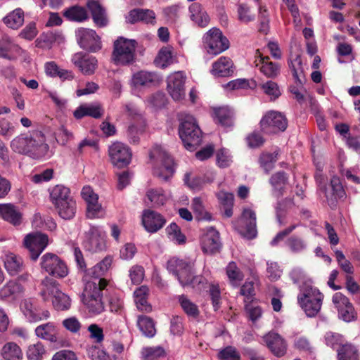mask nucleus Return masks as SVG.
<instances>
[{"label":"nucleus","instance_id":"nucleus-1","mask_svg":"<svg viewBox=\"0 0 360 360\" xmlns=\"http://www.w3.org/2000/svg\"><path fill=\"white\" fill-rule=\"evenodd\" d=\"M108 285L105 279L86 282L83 293L82 302L93 314H99L104 311V303L102 301L103 291Z\"/></svg>","mask_w":360,"mask_h":360},{"label":"nucleus","instance_id":"nucleus-2","mask_svg":"<svg viewBox=\"0 0 360 360\" xmlns=\"http://www.w3.org/2000/svg\"><path fill=\"white\" fill-rule=\"evenodd\" d=\"M324 295L319 290L306 281L300 287L297 301L309 317L315 316L321 310Z\"/></svg>","mask_w":360,"mask_h":360},{"label":"nucleus","instance_id":"nucleus-3","mask_svg":"<svg viewBox=\"0 0 360 360\" xmlns=\"http://www.w3.org/2000/svg\"><path fill=\"white\" fill-rule=\"evenodd\" d=\"M137 45L138 43L134 39H129L123 37H118L113 44L112 61L117 65H132L136 59Z\"/></svg>","mask_w":360,"mask_h":360},{"label":"nucleus","instance_id":"nucleus-4","mask_svg":"<svg viewBox=\"0 0 360 360\" xmlns=\"http://www.w3.org/2000/svg\"><path fill=\"white\" fill-rule=\"evenodd\" d=\"M179 133L187 150H194L201 144L202 131L193 116L185 117L179 126Z\"/></svg>","mask_w":360,"mask_h":360},{"label":"nucleus","instance_id":"nucleus-5","mask_svg":"<svg viewBox=\"0 0 360 360\" xmlns=\"http://www.w3.org/2000/svg\"><path fill=\"white\" fill-rule=\"evenodd\" d=\"M150 159H156L162 162L160 167L154 169V175L160 179L167 181L174 173V162L168 153L160 146H155L150 152Z\"/></svg>","mask_w":360,"mask_h":360},{"label":"nucleus","instance_id":"nucleus-6","mask_svg":"<svg viewBox=\"0 0 360 360\" xmlns=\"http://www.w3.org/2000/svg\"><path fill=\"white\" fill-rule=\"evenodd\" d=\"M205 46L209 54L218 55L229 48V41L217 27L210 29L204 37Z\"/></svg>","mask_w":360,"mask_h":360},{"label":"nucleus","instance_id":"nucleus-7","mask_svg":"<svg viewBox=\"0 0 360 360\" xmlns=\"http://www.w3.org/2000/svg\"><path fill=\"white\" fill-rule=\"evenodd\" d=\"M41 268L56 278H64L68 274L65 263L56 254L46 253L41 257Z\"/></svg>","mask_w":360,"mask_h":360},{"label":"nucleus","instance_id":"nucleus-8","mask_svg":"<svg viewBox=\"0 0 360 360\" xmlns=\"http://www.w3.org/2000/svg\"><path fill=\"white\" fill-rule=\"evenodd\" d=\"M259 124L263 132L271 134L285 130L288 122L281 112L269 111L262 118Z\"/></svg>","mask_w":360,"mask_h":360},{"label":"nucleus","instance_id":"nucleus-9","mask_svg":"<svg viewBox=\"0 0 360 360\" xmlns=\"http://www.w3.org/2000/svg\"><path fill=\"white\" fill-rule=\"evenodd\" d=\"M49 243V237L41 232L27 234L24 238V245L30 252L31 259L35 261Z\"/></svg>","mask_w":360,"mask_h":360},{"label":"nucleus","instance_id":"nucleus-10","mask_svg":"<svg viewBox=\"0 0 360 360\" xmlns=\"http://www.w3.org/2000/svg\"><path fill=\"white\" fill-rule=\"evenodd\" d=\"M200 245L204 253L213 255L219 252L222 247L219 232L212 226L202 230Z\"/></svg>","mask_w":360,"mask_h":360},{"label":"nucleus","instance_id":"nucleus-11","mask_svg":"<svg viewBox=\"0 0 360 360\" xmlns=\"http://www.w3.org/2000/svg\"><path fill=\"white\" fill-rule=\"evenodd\" d=\"M108 153L112 164L118 168L127 166L131 160L129 148L121 142L113 143L109 147Z\"/></svg>","mask_w":360,"mask_h":360},{"label":"nucleus","instance_id":"nucleus-12","mask_svg":"<svg viewBox=\"0 0 360 360\" xmlns=\"http://www.w3.org/2000/svg\"><path fill=\"white\" fill-rule=\"evenodd\" d=\"M77 41L79 46L91 52H96L101 49L99 37L93 30L79 28L76 32Z\"/></svg>","mask_w":360,"mask_h":360},{"label":"nucleus","instance_id":"nucleus-13","mask_svg":"<svg viewBox=\"0 0 360 360\" xmlns=\"http://www.w3.org/2000/svg\"><path fill=\"white\" fill-rule=\"evenodd\" d=\"M86 251L96 253L105 250V240L104 234L98 227L91 226L85 233V240L83 243Z\"/></svg>","mask_w":360,"mask_h":360},{"label":"nucleus","instance_id":"nucleus-14","mask_svg":"<svg viewBox=\"0 0 360 360\" xmlns=\"http://www.w3.org/2000/svg\"><path fill=\"white\" fill-rule=\"evenodd\" d=\"M186 79L183 72H176L167 77V91L174 101H181L185 97Z\"/></svg>","mask_w":360,"mask_h":360},{"label":"nucleus","instance_id":"nucleus-15","mask_svg":"<svg viewBox=\"0 0 360 360\" xmlns=\"http://www.w3.org/2000/svg\"><path fill=\"white\" fill-rule=\"evenodd\" d=\"M263 340L274 356L282 357L286 354L288 344L285 340L278 333L269 332L264 335Z\"/></svg>","mask_w":360,"mask_h":360},{"label":"nucleus","instance_id":"nucleus-16","mask_svg":"<svg viewBox=\"0 0 360 360\" xmlns=\"http://www.w3.org/2000/svg\"><path fill=\"white\" fill-rule=\"evenodd\" d=\"M241 225L240 233L248 239H252L256 237L257 225L256 214L250 209H244L241 217L239 220Z\"/></svg>","mask_w":360,"mask_h":360},{"label":"nucleus","instance_id":"nucleus-17","mask_svg":"<svg viewBox=\"0 0 360 360\" xmlns=\"http://www.w3.org/2000/svg\"><path fill=\"white\" fill-rule=\"evenodd\" d=\"M165 218L160 213L146 210L142 214V224L149 233H155L160 230L165 224Z\"/></svg>","mask_w":360,"mask_h":360},{"label":"nucleus","instance_id":"nucleus-18","mask_svg":"<svg viewBox=\"0 0 360 360\" xmlns=\"http://www.w3.org/2000/svg\"><path fill=\"white\" fill-rule=\"evenodd\" d=\"M32 143L30 144V156L33 158H41L48 155L49 147L46 143V139L44 134L40 131H35L31 134Z\"/></svg>","mask_w":360,"mask_h":360},{"label":"nucleus","instance_id":"nucleus-19","mask_svg":"<svg viewBox=\"0 0 360 360\" xmlns=\"http://www.w3.org/2000/svg\"><path fill=\"white\" fill-rule=\"evenodd\" d=\"M72 60L84 75H93L97 68L96 58L83 53L75 54Z\"/></svg>","mask_w":360,"mask_h":360},{"label":"nucleus","instance_id":"nucleus-20","mask_svg":"<svg viewBox=\"0 0 360 360\" xmlns=\"http://www.w3.org/2000/svg\"><path fill=\"white\" fill-rule=\"evenodd\" d=\"M193 262L173 257L167 262V269L172 272L179 281V276L189 275L193 268Z\"/></svg>","mask_w":360,"mask_h":360},{"label":"nucleus","instance_id":"nucleus-21","mask_svg":"<svg viewBox=\"0 0 360 360\" xmlns=\"http://www.w3.org/2000/svg\"><path fill=\"white\" fill-rule=\"evenodd\" d=\"M23 290L22 285L17 281H9L0 289V300L13 301L22 293Z\"/></svg>","mask_w":360,"mask_h":360},{"label":"nucleus","instance_id":"nucleus-22","mask_svg":"<svg viewBox=\"0 0 360 360\" xmlns=\"http://www.w3.org/2000/svg\"><path fill=\"white\" fill-rule=\"evenodd\" d=\"M255 63L260 72L268 78L274 79L280 74V65L270 61L269 56L259 55V60H256Z\"/></svg>","mask_w":360,"mask_h":360},{"label":"nucleus","instance_id":"nucleus-23","mask_svg":"<svg viewBox=\"0 0 360 360\" xmlns=\"http://www.w3.org/2000/svg\"><path fill=\"white\" fill-rule=\"evenodd\" d=\"M211 73L214 77H224L231 76L233 72V62L229 57L221 56L212 64Z\"/></svg>","mask_w":360,"mask_h":360},{"label":"nucleus","instance_id":"nucleus-24","mask_svg":"<svg viewBox=\"0 0 360 360\" xmlns=\"http://www.w3.org/2000/svg\"><path fill=\"white\" fill-rule=\"evenodd\" d=\"M159 82L160 78L156 73L143 70L134 73L131 78V84L135 87L150 86Z\"/></svg>","mask_w":360,"mask_h":360},{"label":"nucleus","instance_id":"nucleus-25","mask_svg":"<svg viewBox=\"0 0 360 360\" xmlns=\"http://www.w3.org/2000/svg\"><path fill=\"white\" fill-rule=\"evenodd\" d=\"M86 6L91 13L94 23L98 27H105L108 24V18L104 8L96 1L89 0Z\"/></svg>","mask_w":360,"mask_h":360},{"label":"nucleus","instance_id":"nucleus-26","mask_svg":"<svg viewBox=\"0 0 360 360\" xmlns=\"http://www.w3.org/2000/svg\"><path fill=\"white\" fill-rule=\"evenodd\" d=\"M0 217L14 226L21 223L22 214L11 203L0 204Z\"/></svg>","mask_w":360,"mask_h":360},{"label":"nucleus","instance_id":"nucleus-27","mask_svg":"<svg viewBox=\"0 0 360 360\" xmlns=\"http://www.w3.org/2000/svg\"><path fill=\"white\" fill-rule=\"evenodd\" d=\"M22 49L13 43L8 37H4L0 41V57L8 60L13 59L16 55H20Z\"/></svg>","mask_w":360,"mask_h":360},{"label":"nucleus","instance_id":"nucleus-28","mask_svg":"<svg viewBox=\"0 0 360 360\" xmlns=\"http://www.w3.org/2000/svg\"><path fill=\"white\" fill-rule=\"evenodd\" d=\"M191 13V19L201 27H205L208 25L210 22V17L199 3H193L189 7Z\"/></svg>","mask_w":360,"mask_h":360},{"label":"nucleus","instance_id":"nucleus-29","mask_svg":"<svg viewBox=\"0 0 360 360\" xmlns=\"http://www.w3.org/2000/svg\"><path fill=\"white\" fill-rule=\"evenodd\" d=\"M214 120L224 127H231L233 124L234 112L228 106L214 108Z\"/></svg>","mask_w":360,"mask_h":360},{"label":"nucleus","instance_id":"nucleus-30","mask_svg":"<svg viewBox=\"0 0 360 360\" xmlns=\"http://www.w3.org/2000/svg\"><path fill=\"white\" fill-rule=\"evenodd\" d=\"M41 288L40 295L44 301H47L50 297H53L60 290L58 283L53 278L46 276L41 282Z\"/></svg>","mask_w":360,"mask_h":360},{"label":"nucleus","instance_id":"nucleus-31","mask_svg":"<svg viewBox=\"0 0 360 360\" xmlns=\"http://www.w3.org/2000/svg\"><path fill=\"white\" fill-rule=\"evenodd\" d=\"M149 289L146 285H141L134 292V302L139 311L150 312L152 306L148 302Z\"/></svg>","mask_w":360,"mask_h":360},{"label":"nucleus","instance_id":"nucleus-32","mask_svg":"<svg viewBox=\"0 0 360 360\" xmlns=\"http://www.w3.org/2000/svg\"><path fill=\"white\" fill-rule=\"evenodd\" d=\"M4 262L5 269L11 276L16 275L23 269L22 259L13 253L6 255L4 258Z\"/></svg>","mask_w":360,"mask_h":360},{"label":"nucleus","instance_id":"nucleus-33","mask_svg":"<svg viewBox=\"0 0 360 360\" xmlns=\"http://www.w3.org/2000/svg\"><path fill=\"white\" fill-rule=\"evenodd\" d=\"M46 75L51 77H58L61 79L71 80L74 78L71 71L60 68L54 61L47 62L44 65Z\"/></svg>","mask_w":360,"mask_h":360},{"label":"nucleus","instance_id":"nucleus-34","mask_svg":"<svg viewBox=\"0 0 360 360\" xmlns=\"http://www.w3.org/2000/svg\"><path fill=\"white\" fill-rule=\"evenodd\" d=\"M179 283L182 286H191L198 290H202L206 288L207 285V280L202 276H193V271L189 275L179 276Z\"/></svg>","mask_w":360,"mask_h":360},{"label":"nucleus","instance_id":"nucleus-35","mask_svg":"<svg viewBox=\"0 0 360 360\" xmlns=\"http://www.w3.org/2000/svg\"><path fill=\"white\" fill-rule=\"evenodd\" d=\"M31 135L25 136L21 135L15 137L11 143V147L15 152L21 154H25L30 155V152H32L30 149V144L32 143Z\"/></svg>","mask_w":360,"mask_h":360},{"label":"nucleus","instance_id":"nucleus-36","mask_svg":"<svg viewBox=\"0 0 360 360\" xmlns=\"http://www.w3.org/2000/svg\"><path fill=\"white\" fill-rule=\"evenodd\" d=\"M50 198L55 206L69 201V200H73L70 195V189L62 185H56L53 188L50 193Z\"/></svg>","mask_w":360,"mask_h":360},{"label":"nucleus","instance_id":"nucleus-37","mask_svg":"<svg viewBox=\"0 0 360 360\" xmlns=\"http://www.w3.org/2000/svg\"><path fill=\"white\" fill-rule=\"evenodd\" d=\"M35 333L37 337L51 342L57 341V330L51 323L37 326L35 329Z\"/></svg>","mask_w":360,"mask_h":360},{"label":"nucleus","instance_id":"nucleus-38","mask_svg":"<svg viewBox=\"0 0 360 360\" xmlns=\"http://www.w3.org/2000/svg\"><path fill=\"white\" fill-rule=\"evenodd\" d=\"M103 113V110L99 105H82L75 110L74 116L76 119H81L84 116H91L94 118H99L102 116Z\"/></svg>","mask_w":360,"mask_h":360},{"label":"nucleus","instance_id":"nucleus-39","mask_svg":"<svg viewBox=\"0 0 360 360\" xmlns=\"http://www.w3.org/2000/svg\"><path fill=\"white\" fill-rule=\"evenodd\" d=\"M288 65L296 82L302 86L304 81V76L301 57L299 55H295L294 58H291L288 60Z\"/></svg>","mask_w":360,"mask_h":360},{"label":"nucleus","instance_id":"nucleus-40","mask_svg":"<svg viewBox=\"0 0 360 360\" xmlns=\"http://www.w3.org/2000/svg\"><path fill=\"white\" fill-rule=\"evenodd\" d=\"M1 355L4 360H20L22 358L21 349L13 342H7L3 346Z\"/></svg>","mask_w":360,"mask_h":360},{"label":"nucleus","instance_id":"nucleus-41","mask_svg":"<svg viewBox=\"0 0 360 360\" xmlns=\"http://www.w3.org/2000/svg\"><path fill=\"white\" fill-rule=\"evenodd\" d=\"M63 16L70 21L83 22L88 18V13L85 8L73 6L63 11Z\"/></svg>","mask_w":360,"mask_h":360},{"label":"nucleus","instance_id":"nucleus-42","mask_svg":"<svg viewBox=\"0 0 360 360\" xmlns=\"http://www.w3.org/2000/svg\"><path fill=\"white\" fill-rule=\"evenodd\" d=\"M3 20L8 27L18 29L24 22V11L18 8L5 16Z\"/></svg>","mask_w":360,"mask_h":360},{"label":"nucleus","instance_id":"nucleus-43","mask_svg":"<svg viewBox=\"0 0 360 360\" xmlns=\"http://www.w3.org/2000/svg\"><path fill=\"white\" fill-rule=\"evenodd\" d=\"M169 239L176 245H182L186 243V237L181 228L174 222L171 223L165 229Z\"/></svg>","mask_w":360,"mask_h":360},{"label":"nucleus","instance_id":"nucleus-44","mask_svg":"<svg viewBox=\"0 0 360 360\" xmlns=\"http://www.w3.org/2000/svg\"><path fill=\"white\" fill-rule=\"evenodd\" d=\"M338 360H359V352L352 344H344L337 349Z\"/></svg>","mask_w":360,"mask_h":360},{"label":"nucleus","instance_id":"nucleus-45","mask_svg":"<svg viewBox=\"0 0 360 360\" xmlns=\"http://www.w3.org/2000/svg\"><path fill=\"white\" fill-rule=\"evenodd\" d=\"M112 262V257L111 256H106L101 262L98 263L93 268L89 270V274L95 279L93 281H96L102 279L101 277L109 269Z\"/></svg>","mask_w":360,"mask_h":360},{"label":"nucleus","instance_id":"nucleus-46","mask_svg":"<svg viewBox=\"0 0 360 360\" xmlns=\"http://www.w3.org/2000/svg\"><path fill=\"white\" fill-rule=\"evenodd\" d=\"M288 177L284 172H278L271 176L270 183L276 192L278 198L283 195L285 186L288 184Z\"/></svg>","mask_w":360,"mask_h":360},{"label":"nucleus","instance_id":"nucleus-47","mask_svg":"<svg viewBox=\"0 0 360 360\" xmlns=\"http://www.w3.org/2000/svg\"><path fill=\"white\" fill-rule=\"evenodd\" d=\"M59 216L65 219H72L76 212V202L74 200H69L63 203L55 206Z\"/></svg>","mask_w":360,"mask_h":360},{"label":"nucleus","instance_id":"nucleus-48","mask_svg":"<svg viewBox=\"0 0 360 360\" xmlns=\"http://www.w3.org/2000/svg\"><path fill=\"white\" fill-rule=\"evenodd\" d=\"M146 196L154 207L162 206L167 201V197L162 188H150L147 191Z\"/></svg>","mask_w":360,"mask_h":360},{"label":"nucleus","instance_id":"nucleus-49","mask_svg":"<svg viewBox=\"0 0 360 360\" xmlns=\"http://www.w3.org/2000/svg\"><path fill=\"white\" fill-rule=\"evenodd\" d=\"M172 49L169 46L162 48L155 59V64L165 68L173 63Z\"/></svg>","mask_w":360,"mask_h":360},{"label":"nucleus","instance_id":"nucleus-50","mask_svg":"<svg viewBox=\"0 0 360 360\" xmlns=\"http://www.w3.org/2000/svg\"><path fill=\"white\" fill-rule=\"evenodd\" d=\"M137 325L140 330L147 337H153L155 334V328L153 319L146 316H139Z\"/></svg>","mask_w":360,"mask_h":360},{"label":"nucleus","instance_id":"nucleus-51","mask_svg":"<svg viewBox=\"0 0 360 360\" xmlns=\"http://www.w3.org/2000/svg\"><path fill=\"white\" fill-rule=\"evenodd\" d=\"M226 275L233 285H238L244 275L234 262L229 263L226 268Z\"/></svg>","mask_w":360,"mask_h":360},{"label":"nucleus","instance_id":"nucleus-52","mask_svg":"<svg viewBox=\"0 0 360 360\" xmlns=\"http://www.w3.org/2000/svg\"><path fill=\"white\" fill-rule=\"evenodd\" d=\"M52 304L58 311L68 310L70 308L71 300L68 295L60 291L52 298Z\"/></svg>","mask_w":360,"mask_h":360},{"label":"nucleus","instance_id":"nucleus-53","mask_svg":"<svg viewBox=\"0 0 360 360\" xmlns=\"http://www.w3.org/2000/svg\"><path fill=\"white\" fill-rule=\"evenodd\" d=\"M179 302L184 311L193 318H196L199 315L198 306L191 302L186 295L179 296Z\"/></svg>","mask_w":360,"mask_h":360},{"label":"nucleus","instance_id":"nucleus-54","mask_svg":"<svg viewBox=\"0 0 360 360\" xmlns=\"http://www.w3.org/2000/svg\"><path fill=\"white\" fill-rule=\"evenodd\" d=\"M21 309L30 322H37L42 319V317L34 311L33 304L30 300L23 301L21 304Z\"/></svg>","mask_w":360,"mask_h":360},{"label":"nucleus","instance_id":"nucleus-55","mask_svg":"<svg viewBox=\"0 0 360 360\" xmlns=\"http://www.w3.org/2000/svg\"><path fill=\"white\" fill-rule=\"evenodd\" d=\"M278 151H275L273 153H262L261 155L259 163L266 172H269L273 169L274 162L278 160Z\"/></svg>","mask_w":360,"mask_h":360},{"label":"nucleus","instance_id":"nucleus-56","mask_svg":"<svg viewBox=\"0 0 360 360\" xmlns=\"http://www.w3.org/2000/svg\"><path fill=\"white\" fill-rule=\"evenodd\" d=\"M219 360H240V354L237 349L233 346H227L217 354Z\"/></svg>","mask_w":360,"mask_h":360},{"label":"nucleus","instance_id":"nucleus-57","mask_svg":"<svg viewBox=\"0 0 360 360\" xmlns=\"http://www.w3.org/2000/svg\"><path fill=\"white\" fill-rule=\"evenodd\" d=\"M165 354V350L161 347H145L141 351L143 360H156Z\"/></svg>","mask_w":360,"mask_h":360},{"label":"nucleus","instance_id":"nucleus-58","mask_svg":"<svg viewBox=\"0 0 360 360\" xmlns=\"http://www.w3.org/2000/svg\"><path fill=\"white\" fill-rule=\"evenodd\" d=\"M287 246L292 252H300L307 248L306 242L300 237L292 236L285 242Z\"/></svg>","mask_w":360,"mask_h":360},{"label":"nucleus","instance_id":"nucleus-59","mask_svg":"<svg viewBox=\"0 0 360 360\" xmlns=\"http://www.w3.org/2000/svg\"><path fill=\"white\" fill-rule=\"evenodd\" d=\"M335 257L339 266L341 269L347 274V275H352L354 272V269L352 263L345 258V255L340 250L335 251Z\"/></svg>","mask_w":360,"mask_h":360},{"label":"nucleus","instance_id":"nucleus-60","mask_svg":"<svg viewBox=\"0 0 360 360\" xmlns=\"http://www.w3.org/2000/svg\"><path fill=\"white\" fill-rule=\"evenodd\" d=\"M192 208L193 211L199 215L200 219L212 220V215L210 213L205 211L202 200L200 198L196 197L193 198L192 201Z\"/></svg>","mask_w":360,"mask_h":360},{"label":"nucleus","instance_id":"nucleus-61","mask_svg":"<svg viewBox=\"0 0 360 360\" xmlns=\"http://www.w3.org/2000/svg\"><path fill=\"white\" fill-rule=\"evenodd\" d=\"M45 354V349L41 342L30 345L27 352V356L30 360H41Z\"/></svg>","mask_w":360,"mask_h":360},{"label":"nucleus","instance_id":"nucleus-62","mask_svg":"<svg viewBox=\"0 0 360 360\" xmlns=\"http://www.w3.org/2000/svg\"><path fill=\"white\" fill-rule=\"evenodd\" d=\"M261 89L271 100L278 98L281 94L278 84L271 80L261 84Z\"/></svg>","mask_w":360,"mask_h":360},{"label":"nucleus","instance_id":"nucleus-63","mask_svg":"<svg viewBox=\"0 0 360 360\" xmlns=\"http://www.w3.org/2000/svg\"><path fill=\"white\" fill-rule=\"evenodd\" d=\"M212 181V179L205 181L204 179H202L198 176L193 177L191 179V174L188 173H186L184 176L185 184H186L190 188L193 190H200L201 188H202L205 183H210Z\"/></svg>","mask_w":360,"mask_h":360},{"label":"nucleus","instance_id":"nucleus-64","mask_svg":"<svg viewBox=\"0 0 360 360\" xmlns=\"http://www.w3.org/2000/svg\"><path fill=\"white\" fill-rule=\"evenodd\" d=\"M294 347L302 352L311 354L314 352V347L309 339L305 337H299L295 339Z\"/></svg>","mask_w":360,"mask_h":360}]
</instances>
